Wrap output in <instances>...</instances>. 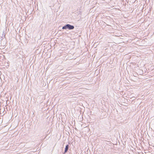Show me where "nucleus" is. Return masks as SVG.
<instances>
[{
	"label": "nucleus",
	"mask_w": 154,
	"mask_h": 154,
	"mask_svg": "<svg viewBox=\"0 0 154 154\" xmlns=\"http://www.w3.org/2000/svg\"><path fill=\"white\" fill-rule=\"evenodd\" d=\"M74 27L73 26L69 24H67L65 26L62 27L63 29H68L69 30L73 29H74Z\"/></svg>",
	"instance_id": "nucleus-1"
},
{
	"label": "nucleus",
	"mask_w": 154,
	"mask_h": 154,
	"mask_svg": "<svg viewBox=\"0 0 154 154\" xmlns=\"http://www.w3.org/2000/svg\"><path fill=\"white\" fill-rule=\"evenodd\" d=\"M69 146L68 145H67L66 146L65 148L64 152V153H65L66 152H67V151H68V148H69Z\"/></svg>",
	"instance_id": "nucleus-2"
}]
</instances>
